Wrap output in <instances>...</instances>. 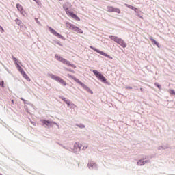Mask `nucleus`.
I'll return each mask as SVG.
<instances>
[{
	"label": "nucleus",
	"mask_w": 175,
	"mask_h": 175,
	"mask_svg": "<svg viewBox=\"0 0 175 175\" xmlns=\"http://www.w3.org/2000/svg\"><path fill=\"white\" fill-rule=\"evenodd\" d=\"M72 8V4L70 3H66L63 5V9L65 10L66 14H69L72 18L77 20V21H80V18L77 16V15L73 14V12L68 10Z\"/></svg>",
	"instance_id": "obj_1"
},
{
	"label": "nucleus",
	"mask_w": 175,
	"mask_h": 175,
	"mask_svg": "<svg viewBox=\"0 0 175 175\" xmlns=\"http://www.w3.org/2000/svg\"><path fill=\"white\" fill-rule=\"evenodd\" d=\"M109 39L113 40V42L121 46V47H123V49L126 47V43H125V41H124L122 38H118L116 36H109Z\"/></svg>",
	"instance_id": "obj_2"
},
{
	"label": "nucleus",
	"mask_w": 175,
	"mask_h": 175,
	"mask_svg": "<svg viewBox=\"0 0 175 175\" xmlns=\"http://www.w3.org/2000/svg\"><path fill=\"white\" fill-rule=\"evenodd\" d=\"M55 57L56 58V59H57V61L62 62V64H64V65H67V66H71V68H76L75 64H71L70 62H69L66 59L63 58L62 57L59 56L58 54L55 55Z\"/></svg>",
	"instance_id": "obj_3"
},
{
	"label": "nucleus",
	"mask_w": 175,
	"mask_h": 175,
	"mask_svg": "<svg viewBox=\"0 0 175 175\" xmlns=\"http://www.w3.org/2000/svg\"><path fill=\"white\" fill-rule=\"evenodd\" d=\"M66 27L67 28H69V29H71V31H74L75 32H77V33H83V30L79 28L77 26L67 22L66 23Z\"/></svg>",
	"instance_id": "obj_4"
},
{
	"label": "nucleus",
	"mask_w": 175,
	"mask_h": 175,
	"mask_svg": "<svg viewBox=\"0 0 175 175\" xmlns=\"http://www.w3.org/2000/svg\"><path fill=\"white\" fill-rule=\"evenodd\" d=\"M48 77H49L51 79H52V80H55V81H57V83H59L60 84H62V85H64L65 87V85H66V82H65V81H64V79H62L61 77L54 75V74H48Z\"/></svg>",
	"instance_id": "obj_5"
},
{
	"label": "nucleus",
	"mask_w": 175,
	"mask_h": 175,
	"mask_svg": "<svg viewBox=\"0 0 175 175\" xmlns=\"http://www.w3.org/2000/svg\"><path fill=\"white\" fill-rule=\"evenodd\" d=\"M48 77H49L51 79H52V80H55V81H57V83H59L60 84H62V85H64L65 87V85H66V82H65V81H64V79H62L61 77L54 75V74H48Z\"/></svg>",
	"instance_id": "obj_6"
},
{
	"label": "nucleus",
	"mask_w": 175,
	"mask_h": 175,
	"mask_svg": "<svg viewBox=\"0 0 175 175\" xmlns=\"http://www.w3.org/2000/svg\"><path fill=\"white\" fill-rule=\"evenodd\" d=\"M41 122L45 128H53L54 125H57V122L50 120H42Z\"/></svg>",
	"instance_id": "obj_7"
},
{
	"label": "nucleus",
	"mask_w": 175,
	"mask_h": 175,
	"mask_svg": "<svg viewBox=\"0 0 175 175\" xmlns=\"http://www.w3.org/2000/svg\"><path fill=\"white\" fill-rule=\"evenodd\" d=\"M94 75L96 76V77H97V79H98V80H100V81H102V83H106V77H105V76H103V75H102V73H100L99 71L96 70H94L93 71Z\"/></svg>",
	"instance_id": "obj_8"
},
{
	"label": "nucleus",
	"mask_w": 175,
	"mask_h": 175,
	"mask_svg": "<svg viewBox=\"0 0 175 175\" xmlns=\"http://www.w3.org/2000/svg\"><path fill=\"white\" fill-rule=\"evenodd\" d=\"M92 50H94V51H96V53H98V54H100V55H103L104 57H107V58H109L110 59H113V57L107 55V53L101 51L100 50L94 47V46H90Z\"/></svg>",
	"instance_id": "obj_9"
},
{
	"label": "nucleus",
	"mask_w": 175,
	"mask_h": 175,
	"mask_svg": "<svg viewBox=\"0 0 175 175\" xmlns=\"http://www.w3.org/2000/svg\"><path fill=\"white\" fill-rule=\"evenodd\" d=\"M49 31L52 33V35H54V36H56V38H59V39L64 40L65 38L62 36V35L59 34L58 32L54 30L51 27L48 26Z\"/></svg>",
	"instance_id": "obj_10"
},
{
	"label": "nucleus",
	"mask_w": 175,
	"mask_h": 175,
	"mask_svg": "<svg viewBox=\"0 0 175 175\" xmlns=\"http://www.w3.org/2000/svg\"><path fill=\"white\" fill-rule=\"evenodd\" d=\"M107 9V12H109V13H118V14L121 13V10H120L119 8H116L113 6H108Z\"/></svg>",
	"instance_id": "obj_11"
},
{
	"label": "nucleus",
	"mask_w": 175,
	"mask_h": 175,
	"mask_svg": "<svg viewBox=\"0 0 175 175\" xmlns=\"http://www.w3.org/2000/svg\"><path fill=\"white\" fill-rule=\"evenodd\" d=\"M81 150V145L79 142H75L74 144L73 152L74 154H77Z\"/></svg>",
	"instance_id": "obj_12"
},
{
	"label": "nucleus",
	"mask_w": 175,
	"mask_h": 175,
	"mask_svg": "<svg viewBox=\"0 0 175 175\" xmlns=\"http://www.w3.org/2000/svg\"><path fill=\"white\" fill-rule=\"evenodd\" d=\"M88 167L90 170H97L98 164L94 161H90L88 163Z\"/></svg>",
	"instance_id": "obj_13"
},
{
	"label": "nucleus",
	"mask_w": 175,
	"mask_h": 175,
	"mask_svg": "<svg viewBox=\"0 0 175 175\" xmlns=\"http://www.w3.org/2000/svg\"><path fill=\"white\" fill-rule=\"evenodd\" d=\"M147 156H144L142 158H141L137 162V166H144V160L147 159Z\"/></svg>",
	"instance_id": "obj_14"
},
{
	"label": "nucleus",
	"mask_w": 175,
	"mask_h": 175,
	"mask_svg": "<svg viewBox=\"0 0 175 175\" xmlns=\"http://www.w3.org/2000/svg\"><path fill=\"white\" fill-rule=\"evenodd\" d=\"M66 105H68V107H70V109H72L75 110L76 109V105H75L73 103L70 102V100L66 101Z\"/></svg>",
	"instance_id": "obj_15"
},
{
	"label": "nucleus",
	"mask_w": 175,
	"mask_h": 175,
	"mask_svg": "<svg viewBox=\"0 0 175 175\" xmlns=\"http://www.w3.org/2000/svg\"><path fill=\"white\" fill-rule=\"evenodd\" d=\"M72 80L75 81L76 83H77L78 84H79V85L81 86H83L84 83H83V82H81V81L79 80V79L76 78L75 77H71Z\"/></svg>",
	"instance_id": "obj_16"
},
{
	"label": "nucleus",
	"mask_w": 175,
	"mask_h": 175,
	"mask_svg": "<svg viewBox=\"0 0 175 175\" xmlns=\"http://www.w3.org/2000/svg\"><path fill=\"white\" fill-rule=\"evenodd\" d=\"M82 88L88 92H89L90 94H94V92H92V90H91L90 89V88H88V86L85 85V84H83V85L82 86Z\"/></svg>",
	"instance_id": "obj_17"
},
{
	"label": "nucleus",
	"mask_w": 175,
	"mask_h": 175,
	"mask_svg": "<svg viewBox=\"0 0 175 175\" xmlns=\"http://www.w3.org/2000/svg\"><path fill=\"white\" fill-rule=\"evenodd\" d=\"M21 75H22L23 77H24V79H25L27 81H31V79L29 78V77H28L27 73H25V71L22 72Z\"/></svg>",
	"instance_id": "obj_18"
},
{
	"label": "nucleus",
	"mask_w": 175,
	"mask_h": 175,
	"mask_svg": "<svg viewBox=\"0 0 175 175\" xmlns=\"http://www.w3.org/2000/svg\"><path fill=\"white\" fill-rule=\"evenodd\" d=\"M126 6H127V8H129V9L134 10V12H135V13H137V8H136L131 5H128V4H126Z\"/></svg>",
	"instance_id": "obj_19"
},
{
	"label": "nucleus",
	"mask_w": 175,
	"mask_h": 175,
	"mask_svg": "<svg viewBox=\"0 0 175 175\" xmlns=\"http://www.w3.org/2000/svg\"><path fill=\"white\" fill-rule=\"evenodd\" d=\"M16 6L18 12H21V10H24V8H23V5H20L19 3H17Z\"/></svg>",
	"instance_id": "obj_20"
},
{
	"label": "nucleus",
	"mask_w": 175,
	"mask_h": 175,
	"mask_svg": "<svg viewBox=\"0 0 175 175\" xmlns=\"http://www.w3.org/2000/svg\"><path fill=\"white\" fill-rule=\"evenodd\" d=\"M152 43H154V44H155L156 46H157V47H159V44L158 43V42H157V40H154L153 38H150Z\"/></svg>",
	"instance_id": "obj_21"
},
{
	"label": "nucleus",
	"mask_w": 175,
	"mask_h": 175,
	"mask_svg": "<svg viewBox=\"0 0 175 175\" xmlns=\"http://www.w3.org/2000/svg\"><path fill=\"white\" fill-rule=\"evenodd\" d=\"M76 126H78V128H81V129H83L84 128H85V125L83 124H76Z\"/></svg>",
	"instance_id": "obj_22"
},
{
	"label": "nucleus",
	"mask_w": 175,
	"mask_h": 175,
	"mask_svg": "<svg viewBox=\"0 0 175 175\" xmlns=\"http://www.w3.org/2000/svg\"><path fill=\"white\" fill-rule=\"evenodd\" d=\"M59 98L60 99H62V100H64V102H65V103H66V101H67V100H69V99H67L66 98H65V97H64V96H59Z\"/></svg>",
	"instance_id": "obj_23"
},
{
	"label": "nucleus",
	"mask_w": 175,
	"mask_h": 175,
	"mask_svg": "<svg viewBox=\"0 0 175 175\" xmlns=\"http://www.w3.org/2000/svg\"><path fill=\"white\" fill-rule=\"evenodd\" d=\"M15 22L16 23V24H17L18 25H20V26H21V25L23 24V23L21 22V21H20L19 19H16V20H15Z\"/></svg>",
	"instance_id": "obj_24"
},
{
	"label": "nucleus",
	"mask_w": 175,
	"mask_h": 175,
	"mask_svg": "<svg viewBox=\"0 0 175 175\" xmlns=\"http://www.w3.org/2000/svg\"><path fill=\"white\" fill-rule=\"evenodd\" d=\"M18 70H19L21 75L23 74V72H25L23 68H21V66L18 67Z\"/></svg>",
	"instance_id": "obj_25"
},
{
	"label": "nucleus",
	"mask_w": 175,
	"mask_h": 175,
	"mask_svg": "<svg viewBox=\"0 0 175 175\" xmlns=\"http://www.w3.org/2000/svg\"><path fill=\"white\" fill-rule=\"evenodd\" d=\"M169 93L171 94V95H175V91L174 90H172L170 89L169 90Z\"/></svg>",
	"instance_id": "obj_26"
},
{
	"label": "nucleus",
	"mask_w": 175,
	"mask_h": 175,
	"mask_svg": "<svg viewBox=\"0 0 175 175\" xmlns=\"http://www.w3.org/2000/svg\"><path fill=\"white\" fill-rule=\"evenodd\" d=\"M147 163H151V161L150 160H144V165H147Z\"/></svg>",
	"instance_id": "obj_27"
},
{
	"label": "nucleus",
	"mask_w": 175,
	"mask_h": 175,
	"mask_svg": "<svg viewBox=\"0 0 175 175\" xmlns=\"http://www.w3.org/2000/svg\"><path fill=\"white\" fill-rule=\"evenodd\" d=\"M19 12H20L21 14H22V16H25V11L24 10H22Z\"/></svg>",
	"instance_id": "obj_28"
},
{
	"label": "nucleus",
	"mask_w": 175,
	"mask_h": 175,
	"mask_svg": "<svg viewBox=\"0 0 175 175\" xmlns=\"http://www.w3.org/2000/svg\"><path fill=\"white\" fill-rule=\"evenodd\" d=\"M154 85H156V87L158 88L159 90H161V85H159V83H154Z\"/></svg>",
	"instance_id": "obj_29"
},
{
	"label": "nucleus",
	"mask_w": 175,
	"mask_h": 175,
	"mask_svg": "<svg viewBox=\"0 0 175 175\" xmlns=\"http://www.w3.org/2000/svg\"><path fill=\"white\" fill-rule=\"evenodd\" d=\"M66 70H67L68 72H71L72 73H75V70H73L72 69L66 68Z\"/></svg>",
	"instance_id": "obj_30"
},
{
	"label": "nucleus",
	"mask_w": 175,
	"mask_h": 175,
	"mask_svg": "<svg viewBox=\"0 0 175 175\" xmlns=\"http://www.w3.org/2000/svg\"><path fill=\"white\" fill-rule=\"evenodd\" d=\"M4 31H5V30L3 29V27H2V26H0V32L1 33H3Z\"/></svg>",
	"instance_id": "obj_31"
},
{
	"label": "nucleus",
	"mask_w": 175,
	"mask_h": 175,
	"mask_svg": "<svg viewBox=\"0 0 175 175\" xmlns=\"http://www.w3.org/2000/svg\"><path fill=\"white\" fill-rule=\"evenodd\" d=\"M12 58L13 61H14V62H18V61L17 60V58H16L14 56H12Z\"/></svg>",
	"instance_id": "obj_32"
},
{
	"label": "nucleus",
	"mask_w": 175,
	"mask_h": 175,
	"mask_svg": "<svg viewBox=\"0 0 175 175\" xmlns=\"http://www.w3.org/2000/svg\"><path fill=\"white\" fill-rule=\"evenodd\" d=\"M163 148H164V150H167V148H170L169 145H163Z\"/></svg>",
	"instance_id": "obj_33"
},
{
	"label": "nucleus",
	"mask_w": 175,
	"mask_h": 175,
	"mask_svg": "<svg viewBox=\"0 0 175 175\" xmlns=\"http://www.w3.org/2000/svg\"><path fill=\"white\" fill-rule=\"evenodd\" d=\"M66 150H68V151H70V152H73V148H66Z\"/></svg>",
	"instance_id": "obj_34"
},
{
	"label": "nucleus",
	"mask_w": 175,
	"mask_h": 175,
	"mask_svg": "<svg viewBox=\"0 0 175 175\" xmlns=\"http://www.w3.org/2000/svg\"><path fill=\"white\" fill-rule=\"evenodd\" d=\"M87 148H88V145L84 146L82 148V150H87Z\"/></svg>",
	"instance_id": "obj_35"
},
{
	"label": "nucleus",
	"mask_w": 175,
	"mask_h": 175,
	"mask_svg": "<svg viewBox=\"0 0 175 175\" xmlns=\"http://www.w3.org/2000/svg\"><path fill=\"white\" fill-rule=\"evenodd\" d=\"M35 21L37 23V24H40V22L37 18H35Z\"/></svg>",
	"instance_id": "obj_36"
},
{
	"label": "nucleus",
	"mask_w": 175,
	"mask_h": 175,
	"mask_svg": "<svg viewBox=\"0 0 175 175\" xmlns=\"http://www.w3.org/2000/svg\"><path fill=\"white\" fill-rule=\"evenodd\" d=\"M158 150H164L163 146H159Z\"/></svg>",
	"instance_id": "obj_37"
},
{
	"label": "nucleus",
	"mask_w": 175,
	"mask_h": 175,
	"mask_svg": "<svg viewBox=\"0 0 175 175\" xmlns=\"http://www.w3.org/2000/svg\"><path fill=\"white\" fill-rule=\"evenodd\" d=\"M4 84H5V82H3V81H1V82L0 83L1 87H3V85H4Z\"/></svg>",
	"instance_id": "obj_38"
},
{
	"label": "nucleus",
	"mask_w": 175,
	"mask_h": 175,
	"mask_svg": "<svg viewBox=\"0 0 175 175\" xmlns=\"http://www.w3.org/2000/svg\"><path fill=\"white\" fill-rule=\"evenodd\" d=\"M15 65H16V68H19V66H21L20 64H18V63H17V62H15Z\"/></svg>",
	"instance_id": "obj_39"
},
{
	"label": "nucleus",
	"mask_w": 175,
	"mask_h": 175,
	"mask_svg": "<svg viewBox=\"0 0 175 175\" xmlns=\"http://www.w3.org/2000/svg\"><path fill=\"white\" fill-rule=\"evenodd\" d=\"M67 76H68V77H70V79H72V77H75V76H72V75H70V74H68Z\"/></svg>",
	"instance_id": "obj_40"
},
{
	"label": "nucleus",
	"mask_w": 175,
	"mask_h": 175,
	"mask_svg": "<svg viewBox=\"0 0 175 175\" xmlns=\"http://www.w3.org/2000/svg\"><path fill=\"white\" fill-rule=\"evenodd\" d=\"M126 90H132V88L130 87V86H127V87H126Z\"/></svg>",
	"instance_id": "obj_41"
},
{
	"label": "nucleus",
	"mask_w": 175,
	"mask_h": 175,
	"mask_svg": "<svg viewBox=\"0 0 175 175\" xmlns=\"http://www.w3.org/2000/svg\"><path fill=\"white\" fill-rule=\"evenodd\" d=\"M138 17H139V18L143 19V16H140L139 14H138Z\"/></svg>",
	"instance_id": "obj_42"
},
{
	"label": "nucleus",
	"mask_w": 175,
	"mask_h": 175,
	"mask_svg": "<svg viewBox=\"0 0 175 175\" xmlns=\"http://www.w3.org/2000/svg\"><path fill=\"white\" fill-rule=\"evenodd\" d=\"M21 100H23L24 102V103H25V99H24V98H21Z\"/></svg>",
	"instance_id": "obj_43"
},
{
	"label": "nucleus",
	"mask_w": 175,
	"mask_h": 175,
	"mask_svg": "<svg viewBox=\"0 0 175 175\" xmlns=\"http://www.w3.org/2000/svg\"><path fill=\"white\" fill-rule=\"evenodd\" d=\"M5 68L7 70V72H8L9 73V69H8V68L5 67Z\"/></svg>",
	"instance_id": "obj_44"
},
{
	"label": "nucleus",
	"mask_w": 175,
	"mask_h": 175,
	"mask_svg": "<svg viewBox=\"0 0 175 175\" xmlns=\"http://www.w3.org/2000/svg\"><path fill=\"white\" fill-rule=\"evenodd\" d=\"M36 3H38V5H39V1L36 0Z\"/></svg>",
	"instance_id": "obj_45"
},
{
	"label": "nucleus",
	"mask_w": 175,
	"mask_h": 175,
	"mask_svg": "<svg viewBox=\"0 0 175 175\" xmlns=\"http://www.w3.org/2000/svg\"><path fill=\"white\" fill-rule=\"evenodd\" d=\"M64 147V148H65V150H66V148H68V147H66V146H63Z\"/></svg>",
	"instance_id": "obj_46"
},
{
	"label": "nucleus",
	"mask_w": 175,
	"mask_h": 175,
	"mask_svg": "<svg viewBox=\"0 0 175 175\" xmlns=\"http://www.w3.org/2000/svg\"><path fill=\"white\" fill-rule=\"evenodd\" d=\"M55 125H57V128L59 129V125H58V124H55Z\"/></svg>",
	"instance_id": "obj_47"
},
{
	"label": "nucleus",
	"mask_w": 175,
	"mask_h": 175,
	"mask_svg": "<svg viewBox=\"0 0 175 175\" xmlns=\"http://www.w3.org/2000/svg\"><path fill=\"white\" fill-rule=\"evenodd\" d=\"M150 159H151V158H154V157H153V156H150Z\"/></svg>",
	"instance_id": "obj_48"
},
{
	"label": "nucleus",
	"mask_w": 175,
	"mask_h": 175,
	"mask_svg": "<svg viewBox=\"0 0 175 175\" xmlns=\"http://www.w3.org/2000/svg\"><path fill=\"white\" fill-rule=\"evenodd\" d=\"M140 90H141V91H143V88H140Z\"/></svg>",
	"instance_id": "obj_49"
},
{
	"label": "nucleus",
	"mask_w": 175,
	"mask_h": 175,
	"mask_svg": "<svg viewBox=\"0 0 175 175\" xmlns=\"http://www.w3.org/2000/svg\"><path fill=\"white\" fill-rule=\"evenodd\" d=\"M14 101L12 100V103H14Z\"/></svg>",
	"instance_id": "obj_50"
},
{
	"label": "nucleus",
	"mask_w": 175,
	"mask_h": 175,
	"mask_svg": "<svg viewBox=\"0 0 175 175\" xmlns=\"http://www.w3.org/2000/svg\"><path fill=\"white\" fill-rule=\"evenodd\" d=\"M34 1V2H36V0H33Z\"/></svg>",
	"instance_id": "obj_51"
}]
</instances>
